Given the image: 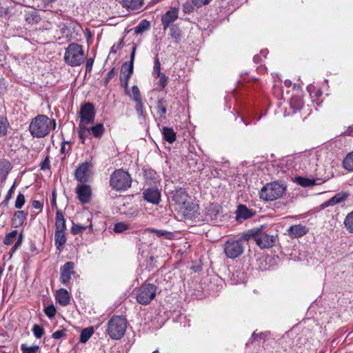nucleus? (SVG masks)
Instances as JSON below:
<instances>
[{"label":"nucleus","instance_id":"obj_1","mask_svg":"<svg viewBox=\"0 0 353 353\" xmlns=\"http://www.w3.org/2000/svg\"><path fill=\"white\" fill-rule=\"evenodd\" d=\"M51 125L54 129L55 120L50 119L46 115L39 114L32 119L29 125V131L33 137L43 138L49 134Z\"/></svg>","mask_w":353,"mask_h":353},{"label":"nucleus","instance_id":"obj_2","mask_svg":"<svg viewBox=\"0 0 353 353\" xmlns=\"http://www.w3.org/2000/svg\"><path fill=\"white\" fill-rule=\"evenodd\" d=\"M248 241L247 233L241 237L234 239H228L224 244V253L229 259H236L241 256L244 251L245 245Z\"/></svg>","mask_w":353,"mask_h":353},{"label":"nucleus","instance_id":"obj_3","mask_svg":"<svg viewBox=\"0 0 353 353\" xmlns=\"http://www.w3.org/2000/svg\"><path fill=\"white\" fill-rule=\"evenodd\" d=\"M165 192L170 201L179 208L181 204H185L190 197L185 188L176 185L172 181L165 184Z\"/></svg>","mask_w":353,"mask_h":353},{"label":"nucleus","instance_id":"obj_4","mask_svg":"<svg viewBox=\"0 0 353 353\" xmlns=\"http://www.w3.org/2000/svg\"><path fill=\"white\" fill-rule=\"evenodd\" d=\"M85 59V54L82 46L72 43L68 45L64 54L65 62L72 66L80 65Z\"/></svg>","mask_w":353,"mask_h":353},{"label":"nucleus","instance_id":"obj_5","mask_svg":"<svg viewBox=\"0 0 353 353\" xmlns=\"http://www.w3.org/2000/svg\"><path fill=\"white\" fill-rule=\"evenodd\" d=\"M132 178L129 173L122 169L116 170L110 178V185L117 191H125L130 188Z\"/></svg>","mask_w":353,"mask_h":353},{"label":"nucleus","instance_id":"obj_6","mask_svg":"<svg viewBox=\"0 0 353 353\" xmlns=\"http://www.w3.org/2000/svg\"><path fill=\"white\" fill-rule=\"evenodd\" d=\"M127 327V321L121 316H113L108 322V333L110 337L119 340L124 335Z\"/></svg>","mask_w":353,"mask_h":353},{"label":"nucleus","instance_id":"obj_7","mask_svg":"<svg viewBox=\"0 0 353 353\" xmlns=\"http://www.w3.org/2000/svg\"><path fill=\"white\" fill-rule=\"evenodd\" d=\"M248 240L254 239L261 248H272L276 241V236L263 232L262 228L252 230L247 232Z\"/></svg>","mask_w":353,"mask_h":353},{"label":"nucleus","instance_id":"obj_8","mask_svg":"<svg viewBox=\"0 0 353 353\" xmlns=\"http://www.w3.org/2000/svg\"><path fill=\"white\" fill-rule=\"evenodd\" d=\"M285 191V187L278 182L268 183L260 192V198L265 201H273L281 197Z\"/></svg>","mask_w":353,"mask_h":353},{"label":"nucleus","instance_id":"obj_9","mask_svg":"<svg viewBox=\"0 0 353 353\" xmlns=\"http://www.w3.org/2000/svg\"><path fill=\"white\" fill-rule=\"evenodd\" d=\"M156 292V285L150 283L143 284L137 290V301L141 305H148L155 297Z\"/></svg>","mask_w":353,"mask_h":353},{"label":"nucleus","instance_id":"obj_10","mask_svg":"<svg viewBox=\"0 0 353 353\" xmlns=\"http://www.w3.org/2000/svg\"><path fill=\"white\" fill-rule=\"evenodd\" d=\"M91 163L84 162L79 165L74 171L75 179L81 183H86L91 176Z\"/></svg>","mask_w":353,"mask_h":353},{"label":"nucleus","instance_id":"obj_11","mask_svg":"<svg viewBox=\"0 0 353 353\" xmlns=\"http://www.w3.org/2000/svg\"><path fill=\"white\" fill-rule=\"evenodd\" d=\"M80 122L83 123L92 124L95 117L94 106L91 103H85L81 106Z\"/></svg>","mask_w":353,"mask_h":353},{"label":"nucleus","instance_id":"obj_12","mask_svg":"<svg viewBox=\"0 0 353 353\" xmlns=\"http://www.w3.org/2000/svg\"><path fill=\"white\" fill-rule=\"evenodd\" d=\"M186 219H192L199 215V205L194 203L191 197L189 201H186L185 204H181L177 208Z\"/></svg>","mask_w":353,"mask_h":353},{"label":"nucleus","instance_id":"obj_13","mask_svg":"<svg viewBox=\"0 0 353 353\" xmlns=\"http://www.w3.org/2000/svg\"><path fill=\"white\" fill-rule=\"evenodd\" d=\"M131 99L135 102V110L140 118L145 119V113L143 111V101L137 85L132 87V93L129 95Z\"/></svg>","mask_w":353,"mask_h":353},{"label":"nucleus","instance_id":"obj_14","mask_svg":"<svg viewBox=\"0 0 353 353\" xmlns=\"http://www.w3.org/2000/svg\"><path fill=\"white\" fill-rule=\"evenodd\" d=\"M74 263L71 261L66 262L60 270V281L65 286L70 284L72 276L74 274Z\"/></svg>","mask_w":353,"mask_h":353},{"label":"nucleus","instance_id":"obj_15","mask_svg":"<svg viewBox=\"0 0 353 353\" xmlns=\"http://www.w3.org/2000/svg\"><path fill=\"white\" fill-rule=\"evenodd\" d=\"M161 197V191L155 187L147 188L143 192V198L154 205H158L160 203Z\"/></svg>","mask_w":353,"mask_h":353},{"label":"nucleus","instance_id":"obj_16","mask_svg":"<svg viewBox=\"0 0 353 353\" xmlns=\"http://www.w3.org/2000/svg\"><path fill=\"white\" fill-rule=\"evenodd\" d=\"M76 193L81 203H88L91 198L92 190L89 185L81 183L77 185Z\"/></svg>","mask_w":353,"mask_h":353},{"label":"nucleus","instance_id":"obj_17","mask_svg":"<svg viewBox=\"0 0 353 353\" xmlns=\"http://www.w3.org/2000/svg\"><path fill=\"white\" fill-rule=\"evenodd\" d=\"M179 10L176 8H171L161 17V23L163 30H166L178 18Z\"/></svg>","mask_w":353,"mask_h":353},{"label":"nucleus","instance_id":"obj_18","mask_svg":"<svg viewBox=\"0 0 353 353\" xmlns=\"http://www.w3.org/2000/svg\"><path fill=\"white\" fill-rule=\"evenodd\" d=\"M143 176L145 181L148 185H156L161 181L160 175L152 168H145L143 170Z\"/></svg>","mask_w":353,"mask_h":353},{"label":"nucleus","instance_id":"obj_19","mask_svg":"<svg viewBox=\"0 0 353 353\" xmlns=\"http://www.w3.org/2000/svg\"><path fill=\"white\" fill-rule=\"evenodd\" d=\"M55 299L61 306H67L70 303L71 295L67 290L61 288L56 292Z\"/></svg>","mask_w":353,"mask_h":353},{"label":"nucleus","instance_id":"obj_20","mask_svg":"<svg viewBox=\"0 0 353 353\" xmlns=\"http://www.w3.org/2000/svg\"><path fill=\"white\" fill-rule=\"evenodd\" d=\"M132 73L133 70H132V66H130V68H125V70H123V71L122 69L121 70V75L119 77L121 85L123 88L125 93L128 95L130 94L128 90V82Z\"/></svg>","mask_w":353,"mask_h":353},{"label":"nucleus","instance_id":"obj_21","mask_svg":"<svg viewBox=\"0 0 353 353\" xmlns=\"http://www.w3.org/2000/svg\"><path fill=\"white\" fill-rule=\"evenodd\" d=\"M307 232L308 228L300 224L292 225L288 229V235L292 238L301 237L306 234Z\"/></svg>","mask_w":353,"mask_h":353},{"label":"nucleus","instance_id":"obj_22","mask_svg":"<svg viewBox=\"0 0 353 353\" xmlns=\"http://www.w3.org/2000/svg\"><path fill=\"white\" fill-rule=\"evenodd\" d=\"M255 212L252 210L248 209L244 205H239L236 211V219L238 221L246 220L254 215Z\"/></svg>","mask_w":353,"mask_h":353},{"label":"nucleus","instance_id":"obj_23","mask_svg":"<svg viewBox=\"0 0 353 353\" xmlns=\"http://www.w3.org/2000/svg\"><path fill=\"white\" fill-rule=\"evenodd\" d=\"M167 106L168 103L165 98H159L158 99L157 103V113L159 115V119L161 121L165 120L166 119V113H167Z\"/></svg>","mask_w":353,"mask_h":353},{"label":"nucleus","instance_id":"obj_24","mask_svg":"<svg viewBox=\"0 0 353 353\" xmlns=\"http://www.w3.org/2000/svg\"><path fill=\"white\" fill-rule=\"evenodd\" d=\"M296 182L302 187H310L314 185H320L324 181L319 178H305L303 176L296 177Z\"/></svg>","mask_w":353,"mask_h":353},{"label":"nucleus","instance_id":"obj_25","mask_svg":"<svg viewBox=\"0 0 353 353\" xmlns=\"http://www.w3.org/2000/svg\"><path fill=\"white\" fill-rule=\"evenodd\" d=\"M54 242L57 249L59 250V251L62 250L63 248V245L66 242L65 231L55 230Z\"/></svg>","mask_w":353,"mask_h":353},{"label":"nucleus","instance_id":"obj_26","mask_svg":"<svg viewBox=\"0 0 353 353\" xmlns=\"http://www.w3.org/2000/svg\"><path fill=\"white\" fill-rule=\"evenodd\" d=\"M66 230L65 219L61 210H58L55 217V230L65 231Z\"/></svg>","mask_w":353,"mask_h":353},{"label":"nucleus","instance_id":"obj_27","mask_svg":"<svg viewBox=\"0 0 353 353\" xmlns=\"http://www.w3.org/2000/svg\"><path fill=\"white\" fill-rule=\"evenodd\" d=\"M88 123H79L78 127V134L81 143H84L86 138H88L91 135L90 128L87 125Z\"/></svg>","mask_w":353,"mask_h":353},{"label":"nucleus","instance_id":"obj_28","mask_svg":"<svg viewBox=\"0 0 353 353\" xmlns=\"http://www.w3.org/2000/svg\"><path fill=\"white\" fill-rule=\"evenodd\" d=\"M162 134L163 139L170 143H172L176 141V132L172 128L168 127H163Z\"/></svg>","mask_w":353,"mask_h":353},{"label":"nucleus","instance_id":"obj_29","mask_svg":"<svg viewBox=\"0 0 353 353\" xmlns=\"http://www.w3.org/2000/svg\"><path fill=\"white\" fill-rule=\"evenodd\" d=\"M27 216L28 214L23 210L15 212L12 219L13 224H15L17 227L22 225L27 219Z\"/></svg>","mask_w":353,"mask_h":353},{"label":"nucleus","instance_id":"obj_30","mask_svg":"<svg viewBox=\"0 0 353 353\" xmlns=\"http://www.w3.org/2000/svg\"><path fill=\"white\" fill-rule=\"evenodd\" d=\"M143 6V0H123V6L130 10H137Z\"/></svg>","mask_w":353,"mask_h":353},{"label":"nucleus","instance_id":"obj_31","mask_svg":"<svg viewBox=\"0 0 353 353\" xmlns=\"http://www.w3.org/2000/svg\"><path fill=\"white\" fill-rule=\"evenodd\" d=\"M220 207L217 205L211 204L207 209L206 217L211 221L216 220L219 214Z\"/></svg>","mask_w":353,"mask_h":353},{"label":"nucleus","instance_id":"obj_32","mask_svg":"<svg viewBox=\"0 0 353 353\" xmlns=\"http://www.w3.org/2000/svg\"><path fill=\"white\" fill-rule=\"evenodd\" d=\"M347 197V195L346 194L343 193H339L336 194L335 196L327 200L325 203V206H330V205H334L337 203H340L343 201H344Z\"/></svg>","mask_w":353,"mask_h":353},{"label":"nucleus","instance_id":"obj_33","mask_svg":"<svg viewBox=\"0 0 353 353\" xmlns=\"http://www.w3.org/2000/svg\"><path fill=\"white\" fill-rule=\"evenodd\" d=\"M26 21L31 25L37 24L41 21L39 14L35 11L27 12L25 14Z\"/></svg>","mask_w":353,"mask_h":353},{"label":"nucleus","instance_id":"obj_34","mask_svg":"<svg viewBox=\"0 0 353 353\" xmlns=\"http://www.w3.org/2000/svg\"><path fill=\"white\" fill-rule=\"evenodd\" d=\"M11 170L10 163L6 159L0 161V177L5 179Z\"/></svg>","mask_w":353,"mask_h":353},{"label":"nucleus","instance_id":"obj_35","mask_svg":"<svg viewBox=\"0 0 353 353\" xmlns=\"http://www.w3.org/2000/svg\"><path fill=\"white\" fill-rule=\"evenodd\" d=\"M91 134L95 138L100 139L105 132V128L103 123H97L90 128Z\"/></svg>","mask_w":353,"mask_h":353},{"label":"nucleus","instance_id":"obj_36","mask_svg":"<svg viewBox=\"0 0 353 353\" xmlns=\"http://www.w3.org/2000/svg\"><path fill=\"white\" fill-rule=\"evenodd\" d=\"M94 333V329L92 327H89L83 329L80 334V342L85 343L92 336Z\"/></svg>","mask_w":353,"mask_h":353},{"label":"nucleus","instance_id":"obj_37","mask_svg":"<svg viewBox=\"0 0 353 353\" xmlns=\"http://www.w3.org/2000/svg\"><path fill=\"white\" fill-rule=\"evenodd\" d=\"M150 27V23L148 21L145 19H143L140 21V23L134 28V32L138 34H141L144 31L148 30Z\"/></svg>","mask_w":353,"mask_h":353},{"label":"nucleus","instance_id":"obj_38","mask_svg":"<svg viewBox=\"0 0 353 353\" xmlns=\"http://www.w3.org/2000/svg\"><path fill=\"white\" fill-rule=\"evenodd\" d=\"M9 128L10 123L8 119L3 116H0V137L6 135Z\"/></svg>","mask_w":353,"mask_h":353},{"label":"nucleus","instance_id":"obj_39","mask_svg":"<svg viewBox=\"0 0 353 353\" xmlns=\"http://www.w3.org/2000/svg\"><path fill=\"white\" fill-rule=\"evenodd\" d=\"M343 224L350 233H353V210L347 214Z\"/></svg>","mask_w":353,"mask_h":353},{"label":"nucleus","instance_id":"obj_40","mask_svg":"<svg viewBox=\"0 0 353 353\" xmlns=\"http://www.w3.org/2000/svg\"><path fill=\"white\" fill-rule=\"evenodd\" d=\"M343 168L348 171H353V151L349 153L343 161Z\"/></svg>","mask_w":353,"mask_h":353},{"label":"nucleus","instance_id":"obj_41","mask_svg":"<svg viewBox=\"0 0 353 353\" xmlns=\"http://www.w3.org/2000/svg\"><path fill=\"white\" fill-rule=\"evenodd\" d=\"M18 232L17 230H12L7 234L3 239V243L6 245H11L14 241L17 240Z\"/></svg>","mask_w":353,"mask_h":353},{"label":"nucleus","instance_id":"obj_42","mask_svg":"<svg viewBox=\"0 0 353 353\" xmlns=\"http://www.w3.org/2000/svg\"><path fill=\"white\" fill-rule=\"evenodd\" d=\"M136 49H137V46H136V45H134L132 48V52L130 54V62H125L122 65V71L123 70H125V68H130V66H132V70H134V61Z\"/></svg>","mask_w":353,"mask_h":353},{"label":"nucleus","instance_id":"obj_43","mask_svg":"<svg viewBox=\"0 0 353 353\" xmlns=\"http://www.w3.org/2000/svg\"><path fill=\"white\" fill-rule=\"evenodd\" d=\"M161 74H162L161 73V63L157 55L154 61L153 75L155 78H158Z\"/></svg>","mask_w":353,"mask_h":353},{"label":"nucleus","instance_id":"obj_44","mask_svg":"<svg viewBox=\"0 0 353 353\" xmlns=\"http://www.w3.org/2000/svg\"><path fill=\"white\" fill-rule=\"evenodd\" d=\"M39 347L38 345L28 346L26 344H22L21 345V350L22 353H37Z\"/></svg>","mask_w":353,"mask_h":353},{"label":"nucleus","instance_id":"obj_45","mask_svg":"<svg viewBox=\"0 0 353 353\" xmlns=\"http://www.w3.org/2000/svg\"><path fill=\"white\" fill-rule=\"evenodd\" d=\"M32 331L34 334V336L37 339H41L44 334L43 327L41 325H39L37 324L34 325V326L32 327Z\"/></svg>","mask_w":353,"mask_h":353},{"label":"nucleus","instance_id":"obj_46","mask_svg":"<svg viewBox=\"0 0 353 353\" xmlns=\"http://www.w3.org/2000/svg\"><path fill=\"white\" fill-rule=\"evenodd\" d=\"M85 226L73 223L71 228V233L74 235L81 234L83 231L85 230Z\"/></svg>","mask_w":353,"mask_h":353},{"label":"nucleus","instance_id":"obj_47","mask_svg":"<svg viewBox=\"0 0 353 353\" xmlns=\"http://www.w3.org/2000/svg\"><path fill=\"white\" fill-rule=\"evenodd\" d=\"M129 229V225L123 222L117 223L114 225V231L116 233H121Z\"/></svg>","mask_w":353,"mask_h":353},{"label":"nucleus","instance_id":"obj_48","mask_svg":"<svg viewBox=\"0 0 353 353\" xmlns=\"http://www.w3.org/2000/svg\"><path fill=\"white\" fill-rule=\"evenodd\" d=\"M147 230L150 231L152 233L155 234L158 236H165L166 238L170 239V236H172L171 232L159 230L154 229V228H148Z\"/></svg>","mask_w":353,"mask_h":353},{"label":"nucleus","instance_id":"obj_49","mask_svg":"<svg viewBox=\"0 0 353 353\" xmlns=\"http://www.w3.org/2000/svg\"><path fill=\"white\" fill-rule=\"evenodd\" d=\"M170 31L172 38L174 39L176 41H178L181 37L179 28L176 26H172L170 28Z\"/></svg>","mask_w":353,"mask_h":353},{"label":"nucleus","instance_id":"obj_50","mask_svg":"<svg viewBox=\"0 0 353 353\" xmlns=\"http://www.w3.org/2000/svg\"><path fill=\"white\" fill-rule=\"evenodd\" d=\"M57 310L54 305L51 304L45 308V314L50 319L53 318L56 314Z\"/></svg>","mask_w":353,"mask_h":353},{"label":"nucleus","instance_id":"obj_51","mask_svg":"<svg viewBox=\"0 0 353 353\" xmlns=\"http://www.w3.org/2000/svg\"><path fill=\"white\" fill-rule=\"evenodd\" d=\"M26 199L23 194H19L15 201L14 206L17 209H21L25 204Z\"/></svg>","mask_w":353,"mask_h":353},{"label":"nucleus","instance_id":"obj_52","mask_svg":"<svg viewBox=\"0 0 353 353\" xmlns=\"http://www.w3.org/2000/svg\"><path fill=\"white\" fill-rule=\"evenodd\" d=\"M23 235L22 233H21L18 236L17 240L15 242L14 245L11 248L10 252H12V254L15 252L19 249V248L21 245L22 242H23Z\"/></svg>","mask_w":353,"mask_h":353},{"label":"nucleus","instance_id":"obj_53","mask_svg":"<svg viewBox=\"0 0 353 353\" xmlns=\"http://www.w3.org/2000/svg\"><path fill=\"white\" fill-rule=\"evenodd\" d=\"M66 332H67V330L65 329L57 330L54 332H53L52 336L54 339H60L62 337H64L66 336Z\"/></svg>","mask_w":353,"mask_h":353},{"label":"nucleus","instance_id":"obj_54","mask_svg":"<svg viewBox=\"0 0 353 353\" xmlns=\"http://www.w3.org/2000/svg\"><path fill=\"white\" fill-rule=\"evenodd\" d=\"M196 8L194 6L192 1L191 3L187 2L183 5V10L185 13H191Z\"/></svg>","mask_w":353,"mask_h":353},{"label":"nucleus","instance_id":"obj_55","mask_svg":"<svg viewBox=\"0 0 353 353\" xmlns=\"http://www.w3.org/2000/svg\"><path fill=\"white\" fill-rule=\"evenodd\" d=\"M116 74V68H112L107 74L105 79L104 81L105 86H107L110 79H112Z\"/></svg>","mask_w":353,"mask_h":353},{"label":"nucleus","instance_id":"obj_56","mask_svg":"<svg viewBox=\"0 0 353 353\" xmlns=\"http://www.w3.org/2000/svg\"><path fill=\"white\" fill-rule=\"evenodd\" d=\"M66 144L69 145L70 142L63 141L62 144H61V150H60L61 153L62 154H64L65 156L66 154H69L70 150H71V147L70 145H68V147L67 148L66 147Z\"/></svg>","mask_w":353,"mask_h":353},{"label":"nucleus","instance_id":"obj_57","mask_svg":"<svg viewBox=\"0 0 353 353\" xmlns=\"http://www.w3.org/2000/svg\"><path fill=\"white\" fill-rule=\"evenodd\" d=\"M268 336L267 333L265 332H261L259 334H256L255 332H254L252 334V338L250 339L251 342L253 341H256L259 339H264Z\"/></svg>","mask_w":353,"mask_h":353},{"label":"nucleus","instance_id":"obj_58","mask_svg":"<svg viewBox=\"0 0 353 353\" xmlns=\"http://www.w3.org/2000/svg\"><path fill=\"white\" fill-rule=\"evenodd\" d=\"M212 0H192V3L197 8L208 5Z\"/></svg>","mask_w":353,"mask_h":353},{"label":"nucleus","instance_id":"obj_59","mask_svg":"<svg viewBox=\"0 0 353 353\" xmlns=\"http://www.w3.org/2000/svg\"><path fill=\"white\" fill-rule=\"evenodd\" d=\"M122 47H123V39H121L117 45L114 44L112 46V48H110V54H115L117 53V50L119 49L122 48Z\"/></svg>","mask_w":353,"mask_h":353},{"label":"nucleus","instance_id":"obj_60","mask_svg":"<svg viewBox=\"0 0 353 353\" xmlns=\"http://www.w3.org/2000/svg\"><path fill=\"white\" fill-rule=\"evenodd\" d=\"M50 158L48 156H47L41 163L40 167L41 170H50Z\"/></svg>","mask_w":353,"mask_h":353},{"label":"nucleus","instance_id":"obj_61","mask_svg":"<svg viewBox=\"0 0 353 353\" xmlns=\"http://www.w3.org/2000/svg\"><path fill=\"white\" fill-rule=\"evenodd\" d=\"M159 77V85L163 89L167 85L168 77L164 74H161Z\"/></svg>","mask_w":353,"mask_h":353},{"label":"nucleus","instance_id":"obj_62","mask_svg":"<svg viewBox=\"0 0 353 353\" xmlns=\"http://www.w3.org/2000/svg\"><path fill=\"white\" fill-rule=\"evenodd\" d=\"M94 64V59L90 58L87 60L86 65H85V71L86 72H90L92 69V66Z\"/></svg>","mask_w":353,"mask_h":353},{"label":"nucleus","instance_id":"obj_63","mask_svg":"<svg viewBox=\"0 0 353 353\" xmlns=\"http://www.w3.org/2000/svg\"><path fill=\"white\" fill-rule=\"evenodd\" d=\"M32 207L34 208V209H37L39 210L40 212L43 209V203H41V201H38V200H34L32 203Z\"/></svg>","mask_w":353,"mask_h":353},{"label":"nucleus","instance_id":"obj_64","mask_svg":"<svg viewBox=\"0 0 353 353\" xmlns=\"http://www.w3.org/2000/svg\"><path fill=\"white\" fill-rule=\"evenodd\" d=\"M14 188H15V184L14 183L8 192V193L6 196L5 201H8L12 198Z\"/></svg>","mask_w":353,"mask_h":353}]
</instances>
